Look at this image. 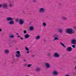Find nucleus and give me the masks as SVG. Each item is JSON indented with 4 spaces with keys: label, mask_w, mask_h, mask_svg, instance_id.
I'll return each instance as SVG.
<instances>
[{
    "label": "nucleus",
    "mask_w": 76,
    "mask_h": 76,
    "mask_svg": "<svg viewBox=\"0 0 76 76\" xmlns=\"http://www.w3.org/2000/svg\"><path fill=\"white\" fill-rule=\"evenodd\" d=\"M23 60L24 62H26V61L25 59H23Z\"/></svg>",
    "instance_id": "nucleus-34"
},
{
    "label": "nucleus",
    "mask_w": 76,
    "mask_h": 76,
    "mask_svg": "<svg viewBox=\"0 0 76 76\" xmlns=\"http://www.w3.org/2000/svg\"><path fill=\"white\" fill-rule=\"evenodd\" d=\"M43 41H44V43H46V40H45V39H44V40H43Z\"/></svg>",
    "instance_id": "nucleus-35"
},
{
    "label": "nucleus",
    "mask_w": 76,
    "mask_h": 76,
    "mask_svg": "<svg viewBox=\"0 0 76 76\" xmlns=\"http://www.w3.org/2000/svg\"><path fill=\"white\" fill-rule=\"evenodd\" d=\"M16 56L17 58H19L20 57V54H16Z\"/></svg>",
    "instance_id": "nucleus-19"
},
{
    "label": "nucleus",
    "mask_w": 76,
    "mask_h": 76,
    "mask_svg": "<svg viewBox=\"0 0 76 76\" xmlns=\"http://www.w3.org/2000/svg\"><path fill=\"white\" fill-rule=\"evenodd\" d=\"M40 69H39V68H37V69L36 71L37 72H39L40 71Z\"/></svg>",
    "instance_id": "nucleus-24"
},
{
    "label": "nucleus",
    "mask_w": 76,
    "mask_h": 76,
    "mask_svg": "<svg viewBox=\"0 0 76 76\" xmlns=\"http://www.w3.org/2000/svg\"><path fill=\"white\" fill-rule=\"evenodd\" d=\"M60 44L61 45H62V46H63V47H64V48H66V46L65 45L62 43V42H60Z\"/></svg>",
    "instance_id": "nucleus-18"
},
{
    "label": "nucleus",
    "mask_w": 76,
    "mask_h": 76,
    "mask_svg": "<svg viewBox=\"0 0 76 76\" xmlns=\"http://www.w3.org/2000/svg\"><path fill=\"white\" fill-rule=\"evenodd\" d=\"M45 11V9L44 8H40L39 9V12L40 13H44Z\"/></svg>",
    "instance_id": "nucleus-4"
},
{
    "label": "nucleus",
    "mask_w": 76,
    "mask_h": 76,
    "mask_svg": "<svg viewBox=\"0 0 76 76\" xmlns=\"http://www.w3.org/2000/svg\"><path fill=\"white\" fill-rule=\"evenodd\" d=\"M73 28L74 29H75V31H76V26H74Z\"/></svg>",
    "instance_id": "nucleus-31"
},
{
    "label": "nucleus",
    "mask_w": 76,
    "mask_h": 76,
    "mask_svg": "<svg viewBox=\"0 0 76 76\" xmlns=\"http://www.w3.org/2000/svg\"><path fill=\"white\" fill-rule=\"evenodd\" d=\"M14 20V19H13L12 20L10 21L9 22V23L10 24V25H13L14 23V22L13 21V20Z\"/></svg>",
    "instance_id": "nucleus-12"
},
{
    "label": "nucleus",
    "mask_w": 76,
    "mask_h": 76,
    "mask_svg": "<svg viewBox=\"0 0 76 76\" xmlns=\"http://www.w3.org/2000/svg\"><path fill=\"white\" fill-rule=\"evenodd\" d=\"M66 32L68 34L72 35L75 33V30L71 28H67L66 31Z\"/></svg>",
    "instance_id": "nucleus-1"
},
{
    "label": "nucleus",
    "mask_w": 76,
    "mask_h": 76,
    "mask_svg": "<svg viewBox=\"0 0 76 76\" xmlns=\"http://www.w3.org/2000/svg\"><path fill=\"white\" fill-rule=\"evenodd\" d=\"M7 4H4L3 5L0 4V7H3L4 9H7Z\"/></svg>",
    "instance_id": "nucleus-2"
},
{
    "label": "nucleus",
    "mask_w": 76,
    "mask_h": 76,
    "mask_svg": "<svg viewBox=\"0 0 76 76\" xmlns=\"http://www.w3.org/2000/svg\"><path fill=\"white\" fill-rule=\"evenodd\" d=\"M39 38H40V36L39 35L37 36L35 38L36 39H39Z\"/></svg>",
    "instance_id": "nucleus-21"
},
{
    "label": "nucleus",
    "mask_w": 76,
    "mask_h": 76,
    "mask_svg": "<svg viewBox=\"0 0 76 76\" xmlns=\"http://www.w3.org/2000/svg\"><path fill=\"white\" fill-rule=\"evenodd\" d=\"M12 64H13V63L12 62Z\"/></svg>",
    "instance_id": "nucleus-47"
},
{
    "label": "nucleus",
    "mask_w": 76,
    "mask_h": 76,
    "mask_svg": "<svg viewBox=\"0 0 76 76\" xmlns=\"http://www.w3.org/2000/svg\"><path fill=\"white\" fill-rule=\"evenodd\" d=\"M15 21L17 22H18V21H19V19H18V18H17L15 20Z\"/></svg>",
    "instance_id": "nucleus-32"
},
{
    "label": "nucleus",
    "mask_w": 76,
    "mask_h": 76,
    "mask_svg": "<svg viewBox=\"0 0 76 76\" xmlns=\"http://www.w3.org/2000/svg\"><path fill=\"white\" fill-rule=\"evenodd\" d=\"M53 56L54 57L58 58L60 57V54H58L57 53H55L53 55Z\"/></svg>",
    "instance_id": "nucleus-6"
},
{
    "label": "nucleus",
    "mask_w": 76,
    "mask_h": 76,
    "mask_svg": "<svg viewBox=\"0 0 76 76\" xmlns=\"http://www.w3.org/2000/svg\"><path fill=\"white\" fill-rule=\"evenodd\" d=\"M29 29L30 31H33V30H34V27L32 26H31L29 27Z\"/></svg>",
    "instance_id": "nucleus-15"
},
{
    "label": "nucleus",
    "mask_w": 76,
    "mask_h": 76,
    "mask_svg": "<svg viewBox=\"0 0 76 76\" xmlns=\"http://www.w3.org/2000/svg\"><path fill=\"white\" fill-rule=\"evenodd\" d=\"M9 6L10 7H12V6H13V4H12V3H10L9 5Z\"/></svg>",
    "instance_id": "nucleus-29"
},
{
    "label": "nucleus",
    "mask_w": 76,
    "mask_h": 76,
    "mask_svg": "<svg viewBox=\"0 0 76 76\" xmlns=\"http://www.w3.org/2000/svg\"><path fill=\"white\" fill-rule=\"evenodd\" d=\"M45 66L47 68H50L51 67L50 64L49 63H46L45 64Z\"/></svg>",
    "instance_id": "nucleus-9"
},
{
    "label": "nucleus",
    "mask_w": 76,
    "mask_h": 76,
    "mask_svg": "<svg viewBox=\"0 0 76 76\" xmlns=\"http://www.w3.org/2000/svg\"><path fill=\"white\" fill-rule=\"evenodd\" d=\"M71 44H74L75 45L76 43V40L73 39H72L71 41Z\"/></svg>",
    "instance_id": "nucleus-8"
},
{
    "label": "nucleus",
    "mask_w": 76,
    "mask_h": 76,
    "mask_svg": "<svg viewBox=\"0 0 76 76\" xmlns=\"http://www.w3.org/2000/svg\"><path fill=\"white\" fill-rule=\"evenodd\" d=\"M16 54H20V52L19 51H18L16 52Z\"/></svg>",
    "instance_id": "nucleus-23"
},
{
    "label": "nucleus",
    "mask_w": 76,
    "mask_h": 76,
    "mask_svg": "<svg viewBox=\"0 0 76 76\" xmlns=\"http://www.w3.org/2000/svg\"><path fill=\"white\" fill-rule=\"evenodd\" d=\"M22 12H23V13H25V11H22Z\"/></svg>",
    "instance_id": "nucleus-43"
},
{
    "label": "nucleus",
    "mask_w": 76,
    "mask_h": 76,
    "mask_svg": "<svg viewBox=\"0 0 76 76\" xmlns=\"http://www.w3.org/2000/svg\"><path fill=\"white\" fill-rule=\"evenodd\" d=\"M53 37H54L55 38H54V39L53 40V41H54L55 40H58L59 39L58 38V34H55L53 35Z\"/></svg>",
    "instance_id": "nucleus-3"
},
{
    "label": "nucleus",
    "mask_w": 76,
    "mask_h": 76,
    "mask_svg": "<svg viewBox=\"0 0 76 76\" xmlns=\"http://www.w3.org/2000/svg\"><path fill=\"white\" fill-rule=\"evenodd\" d=\"M58 32H60V33H61L62 32H63V30L60 28H58Z\"/></svg>",
    "instance_id": "nucleus-13"
},
{
    "label": "nucleus",
    "mask_w": 76,
    "mask_h": 76,
    "mask_svg": "<svg viewBox=\"0 0 76 76\" xmlns=\"http://www.w3.org/2000/svg\"><path fill=\"white\" fill-rule=\"evenodd\" d=\"M23 33L25 34H26V30H24L23 31Z\"/></svg>",
    "instance_id": "nucleus-30"
},
{
    "label": "nucleus",
    "mask_w": 76,
    "mask_h": 76,
    "mask_svg": "<svg viewBox=\"0 0 76 76\" xmlns=\"http://www.w3.org/2000/svg\"><path fill=\"white\" fill-rule=\"evenodd\" d=\"M43 25L44 26H46V23H45V22H43Z\"/></svg>",
    "instance_id": "nucleus-26"
},
{
    "label": "nucleus",
    "mask_w": 76,
    "mask_h": 76,
    "mask_svg": "<svg viewBox=\"0 0 76 76\" xmlns=\"http://www.w3.org/2000/svg\"><path fill=\"white\" fill-rule=\"evenodd\" d=\"M9 37H10V38H13L14 37V35L12 34H10Z\"/></svg>",
    "instance_id": "nucleus-20"
},
{
    "label": "nucleus",
    "mask_w": 76,
    "mask_h": 76,
    "mask_svg": "<svg viewBox=\"0 0 76 76\" xmlns=\"http://www.w3.org/2000/svg\"><path fill=\"white\" fill-rule=\"evenodd\" d=\"M24 37L26 39L28 38H29V35L28 34H26L25 35Z\"/></svg>",
    "instance_id": "nucleus-14"
},
{
    "label": "nucleus",
    "mask_w": 76,
    "mask_h": 76,
    "mask_svg": "<svg viewBox=\"0 0 76 76\" xmlns=\"http://www.w3.org/2000/svg\"><path fill=\"white\" fill-rule=\"evenodd\" d=\"M14 19L11 17H7V21H11Z\"/></svg>",
    "instance_id": "nucleus-11"
},
{
    "label": "nucleus",
    "mask_w": 76,
    "mask_h": 76,
    "mask_svg": "<svg viewBox=\"0 0 76 76\" xmlns=\"http://www.w3.org/2000/svg\"><path fill=\"white\" fill-rule=\"evenodd\" d=\"M27 64H25V65H24V66H27Z\"/></svg>",
    "instance_id": "nucleus-44"
},
{
    "label": "nucleus",
    "mask_w": 76,
    "mask_h": 76,
    "mask_svg": "<svg viewBox=\"0 0 76 76\" xmlns=\"http://www.w3.org/2000/svg\"><path fill=\"white\" fill-rule=\"evenodd\" d=\"M66 51L70 52L72 51V48L70 47H68L66 50Z\"/></svg>",
    "instance_id": "nucleus-7"
},
{
    "label": "nucleus",
    "mask_w": 76,
    "mask_h": 76,
    "mask_svg": "<svg viewBox=\"0 0 76 76\" xmlns=\"http://www.w3.org/2000/svg\"><path fill=\"white\" fill-rule=\"evenodd\" d=\"M32 1L34 2V3H35L36 1H37V0H33Z\"/></svg>",
    "instance_id": "nucleus-33"
},
{
    "label": "nucleus",
    "mask_w": 76,
    "mask_h": 76,
    "mask_svg": "<svg viewBox=\"0 0 76 76\" xmlns=\"http://www.w3.org/2000/svg\"><path fill=\"white\" fill-rule=\"evenodd\" d=\"M62 19L63 20H67V18L64 17H62Z\"/></svg>",
    "instance_id": "nucleus-22"
},
{
    "label": "nucleus",
    "mask_w": 76,
    "mask_h": 76,
    "mask_svg": "<svg viewBox=\"0 0 76 76\" xmlns=\"http://www.w3.org/2000/svg\"><path fill=\"white\" fill-rule=\"evenodd\" d=\"M18 38H20V36L19 35L17 37Z\"/></svg>",
    "instance_id": "nucleus-37"
},
{
    "label": "nucleus",
    "mask_w": 76,
    "mask_h": 76,
    "mask_svg": "<svg viewBox=\"0 0 76 76\" xmlns=\"http://www.w3.org/2000/svg\"><path fill=\"white\" fill-rule=\"evenodd\" d=\"M72 47L73 48H76V46H75V45H72Z\"/></svg>",
    "instance_id": "nucleus-28"
},
{
    "label": "nucleus",
    "mask_w": 76,
    "mask_h": 76,
    "mask_svg": "<svg viewBox=\"0 0 76 76\" xmlns=\"http://www.w3.org/2000/svg\"><path fill=\"white\" fill-rule=\"evenodd\" d=\"M4 52L5 54H8L9 53V50L7 49H6L5 50H4Z\"/></svg>",
    "instance_id": "nucleus-17"
},
{
    "label": "nucleus",
    "mask_w": 76,
    "mask_h": 76,
    "mask_svg": "<svg viewBox=\"0 0 76 76\" xmlns=\"http://www.w3.org/2000/svg\"><path fill=\"white\" fill-rule=\"evenodd\" d=\"M10 42H9V43L10 44Z\"/></svg>",
    "instance_id": "nucleus-45"
},
{
    "label": "nucleus",
    "mask_w": 76,
    "mask_h": 76,
    "mask_svg": "<svg viewBox=\"0 0 76 76\" xmlns=\"http://www.w3.org/2000/svg\"><path fill=\"white\" fill-rule=\"evenodd\" d=\"M20 39L22 40H23V38H22V37H20Z\"/></svg>",
    "instance_id": "nucleus-36"
},
{
    "label": "nucleus",
    "mask_w": 76,
    "mask_h": 76,
    "mask_svg": "<svg viewBox=\"0 0 76 76\" xmlns=\"http://www.w3.org/2000/svg\"><path fill=\"white\" fill-rule=\"evenodd\" d=\"M48 56L49 57H50L51 56V53H49L48 54Z\"/></svg>",
    "instance_id": "nucleus-27"
},
{
    "label": "nucleus",
    "mask_w": 76,
    "mask_h": 76,
    "mask_svg": "<svg viewBox=\"0 0 76 76\" xmlns=\"http://www.w3.org/2000/svg\"><path fill=\"white\" fill-rule=\"evenodd\" d=\"M26 76H27V75H26Z\"/></svg>",
    "instance_id": "nucleus-48"
},
{
    "label": "nucleus",
    "mask_w": 76,
    "mask_h": 76,
    "mask_svg": "<svg viewBox=\"0 0 76 76\" xmlns=\"http://www.w3.org/2000/svg\"><path fill=\"white\" fill-rule=\"evenodd\" d=\"M59 6H61V3H59Z\"/></svg>",
    "instance_id": "nucleus-39"
},
{
    "label": "nucleus",
    "mask_w": 76,
    "mask_h": 76,
    "mask_svg": "<svg viewBox=\"0 0 76 76\" xmlns=\"http://www.w3.org/2000/svg\"><path fill=\"white\" fill-rule=\"evenodd\" d=\"M16 34L17 35H19V34H18V33H17Z\"/></svg>",
    "instance_id": "nucleus-42"
},
{
    "label": "nucleus",
    "mask_w": 76,
    "mask_h": 76,
    "mask_svg": "<svg viewBox=\"0 0 76 76\" xmlns=\"http://www.w3.org/2000/svg\"><path fill=\"white\" fill-rule=\"evenodd\" d=\"M19 25H23V24L24 23V20L22 19H20L19 22Z\"/></svg>",
    "instance_id": "nucleus-5"
},
{
    "label": "nucleus",
    "mask_w": 76,
    "mask_h": 76,
    "mask_svg": "<svg viewBox=\"0 0 76 76\" xmlns=\"http://www.w3.org/2000/svg\"><path fill=\"white\" fill-rule=\"evenodd\" d=\"M25 49L27 51V53H28V54H29V49H28V47H26Z\"/></svg>",
    "instance_id": "nucleus-16"
},
{
    "label": "nucleus",
    "mask_w": 76,
    "mask_h": 76,
    "mask_svg": "<svg viewBox=\"0 0 76 76\" xmlns=\"http://www.w3.org/2000/svg\"><path fill=\"white\" fill-rule=\"evenodd\" d=\"M53 75L54 76H57L58 75V72L54 70L53 72Z\"/></svg>",
    "instance_id": "nucleus-10"
},
{
    "label": "nucleus",
    "mask_w": 76,
    "mask_h": 76,
    "mask_svg": "<svg viewBox=\"0 0 76 76\" xmlns=\"http://www.w3.org/2000/svg\"><path fill=\"white\" fill-rule=\"evenodd\" d=\"M34 56H35V55H33L31 56V57H34Z\"/></svg>",
    "instance_id": "nucleus-40"
},
{
    "label": "nucleus",
    "mask_w": 76,
    "mask_h": 76,
    "mask_svg": "<svg viewBox=\"0 0 76 76\" xmlns=\"http://www.w3.org/2000/svg\"><path fill=\"white\" fill-rule=\"evenodd\" d=\"M31 66H32V64H28L27 65V67H30Z\"/></svg>",
    "instance_id": "nucleus-25"
},
{
    "label": "nucleus",
    "mask_w": 76,
    "mask_h": 76,
    "mask_svg": "<svg viewBox=\"0 0 76 76\" xmlns=\"http://www.w3.org/2000/svg\"><path fill=\"white\" fill-rule=\"evenodd\" d=\"M65 76H70V75H66Z\"/></svg>",
    "instance_id": "nucleus-41"
},
{
    "label": "nucleus",
    "mask_w": 76,
    "mask_h": 76,
    "mask_svg": "<svg viewBox=\"0 0 76 76\" xmlns=\"http://www.w3.org/2000/svg\"><path fill=\"white\" fill-rule=\"evenodd\" d=\"M74 74H75V75L76 73H74Z\"/></svg>",
    "instance_id": "nucleus-46"
},
{
    "label": "nucleus",
    "mask_w": 76,
    "mask_h": 76,
    "mask_svg": "<svg viewBox=\"0 0 76 76\" xmlns=\"http://www.w3.org/2000/svg\"><path fill=\"white\" fill-rule=\"evenodd\" d=\"M2 31V30L1 28H0V32H1Z\"/></svg>",
    "instance_id": "nucleus-38"
}]
</instances>
